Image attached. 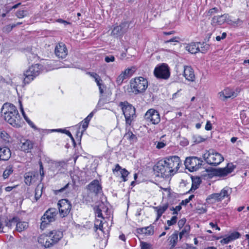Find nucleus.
I'll list each match as a JSON object with an SVG mask.
<instances>
[{"mask_svg": "<svg viewBox=\"0 0 249 249\" xmlns=\"http://www.w3.org/2000/svg\"><path fill=\"white\" fill-rule=\"evenodd\" d=\"M39 172H40V174L41 176V180H42L44 176V172L43 171V164H42V163L41 161H39Z\"/></svg>", "mask_w": 249, "mask_h": 249, "instance_id": "603ef678", "label": "nucleus"}, {"mask_svg": "<svg viewBox=\"0 0 249 249\" xmlns=\"http://www.w3.org/2000/svg\"><path fill=\"white\" fill-rule=\"evenodd\" d=\"M203 160L196 157H189L186 158L184 165L190 172H194L198 170L202 164Z\"/></svg>", "mask_w": 249, "mask_h": 249, "instance_id": "1a4fd4ad", "label": "nucleus"}, {"mask_svg": "<svg viewBox=\"0 0 249 249\" xmlns=\"http://www.w3.org/2000/svg\"><path fill=\"white\" fill-rule=\"evenodd\" d=\"M19 220V218L18 216H14L11 219H5V226L9 229H12L13 226L16 225L17 222Z\"/></svg>", "mask_w": 249, "mask_h": 249, "instance_id": "bb28decb", "label": "nucleus"}, {"mask_svg": "<svg viewBox=\"0 0 249 249\" xmlns=\"http://www.w3.org/2000/svg\"><path fill=\"white\" fill-rule=\"evenodd\" d=\"M95 213L96 216L104 219L102 213V210L98 207H97L96 209H95Z\"/></svg>", "mask_w": 249, "mask_h": 249, "instance_id": "3c124183", "label": "nucleus"}, {"mask_svg": "<svg viewBox=\"0 0 249 249\" xmlns=\"http://www.w3.org/2000/svg\"><path fill=\"white\" fill-rule=\"evenodd\" d=\"M239 92V90L238 89L234 90L232 89L227 87L218 93L217 98L221 101L225 102L228 99H232L236 97Z\"/></svg>", "mask_w": 249, "mask_h": 249, "instance_id": "f8f14e48", "label": "nucleus"}, {"mask_svg": "<svg viewBox=\"0 0 249 249\" xmlns=\"http://www.w3.org/2000/svg\"><path fill=\"white\" fill-rule=\"evenodd\" d=\"M41 68V65L39 64L33 65L31 67H29V69L24 73L25 78L23 83L25 84H29L34 80L36 76L39 75Z\"/></svg>", "mask_w": 249, "mask_h": 249, "instance_id": "6e6552de", "label": "nucleus"}, {"mask_svg": "<svg viewBox=\"0 0 249 249\" xmlns=\"http://www.w3.org/2000/svg\"><path fill=\"white\" fill-rule=\"evenodd\" d=\"M141 249H152V245L143 241L140 242Z\"/></svg>", "mask_w": 249, "mask_h": 249, "instance_id": "c03bdc74", "label": "nucleus"}, {"mask_svg": "<svg viewBox=\"0 0 249 249\" xmlns=\"http://www.w3.org/2000/svg\"><path fill=\"white\" fill-rule=\"evenodd\" d=\"M24 178L25 183L28 185H30L32 182V181L31 180V172L26 173L25 174Z\"/></svg>", "mask_w": 249, "mask_h": 249, "instance_id": "a18cd8bd", "label": "nucleus"}, {"mask_svg": "<svg viewBox=\"0 0 249 249\" xmlns=\"http://www.w3.org/2000/svg\"><path fill=\"white\" fill-rule=\"evenodd\" d=\"M178 217L177 216H173L172 217L171 220H167V223L169 226H172L176 223Z\"/></svg>", "mask_w": 249, "mask_h": 249, "instance_id": "de8ad7c7", "label": "nucleus"}, {"mask_svg": "<svg viewBox=\"0 0 249 249\" xmlns=\"http://www.w3.org/2000/svg\"><path fill=\"white\" fill-rule=\"evenodd\" d=\"M0 137L5 143H9L11 141V138L10 135L5 131H2L0 133Z\"/></svg>", "mask_w": 249, "mask_h": 249, "instance_id": "c9c22d12", "label": "nucleus"}, {"mask_svg": "<svg viewBox=\"0 0 249 249\" xmlns=\"http://www.w3.org/2000/svg\"><path fill=\"white\" fill-rule=\"evenodd\" d=\"M178 231H175L168 238V240L171 247L170 249H174L178 240Z\"/></svg>", "mask_w": 249, "mask_h": 249, "instance_id": "b1692460", "label": "nucleus"}, {"mask_svg": "<svg viewBox=\"0 0 249 249\" xmlns=\"http://www.w3.org/2000/svg\"><path fill=\"white\" fill-rule=\"evenodd\" d=\"M25 12L24 10H18L16 13V16L18 18H22L25 16Z\"/></svg>", "mask_w": 249, "mask_h": 249, "instance_id": "6e6d98bb", "label": "nucleus"}, {"mask_svg": "<svg viewBox=\"0 0 249 249\" xmlns=\"http://www.w3.org/2000/svg\"><path fill=\"white\" fill-rule=\"evenodd\" d=\"M145 235L147 236L152 235L154 233V226L153 225H150L149 226L145 227Z\"/></svg>", "mask_w": 249, "mask_h": 249, "instance_id": "58836bf2", "label": "nucleus"}, {"mask_svg": "<svg viewBox=\"0 0 249 249\" xmlns=\"http://www.w3.org/2000/svg\"><path fill=\"white\" fill-rule=\"evenodd\" d=\"M153 170L155 172L159 173V174L157 175L158 177L168 178L173 176L171 173L173 169H170L165 160L158 161L156 164L154 166Z\"/></svg>", "mask_w": 249, "mask_h": 249, "instance_id": "0eeeda50", "label": "nucleus"}, {"mask_svg": "<svg viewBox=\"0 0 249 249\" xmlns=\"http://www.w3.org/2000/svg\"><path fill=\"white\" fill-rule=\"evenodd\" d=\"M120 173L121 174V177L123 178V180L126 181L127 180L126 177L129 174V172L125 168H124L121 170Z\"/></svg>", "mask_w": 249, "mask_h": 249, "instance_id": "49530a36", "label": "nucleus"}, {"mask_svg": "<svg viewBox=\"0 0 249 249\" xmlns=\"http://www.w3.org/2000/svg\"><path fill=\"white\" fill-rule=\"evenodd\" d=\"M58 131L62 132L63 133L66 134L67 135L69 136V137L71 138V141L72 142L73 145L74 147H75V146H76L75 141L70 131H69V130H66V129H59Z\"/></svg>", "mask_w": 249, "mask_h": 249, "instance_id": "37998d69", "label": "nucleus"}, {"mask_svg": "<svg viewBox=\"0 0 249 249\" xmlns=\"http://www.w3.org/2000/svg\"><path fill=\"white\" fill-rule=\"evenodd\" d=\"M16 231L19 232H21L28 227V223L26 222H21L18 220L16 223Z\"/></svg>", "mask_w": 249, "mask_h": 249, "instance_id": "c85d7f7f", "label": "nucleus"}, {"mask_svg": "<svg viewBox=\"0 0 249 249\" xmlns=\"http://www.w3.org/2000/svg\"><path fill=\"white\" fill-rule=\"evenodd\" d=\"M11 156L10 149L7 146L0 147V161L8 160Z\"/></svg>", "mask_w": 249, "mask_h": 249, "instance_id": "aec40b11", "label": "nucleus"}, {"mask_svg": "<svg viewBox=\"0 0 249 249\" xmlns=\"http://www.w3.org/2000/svg\"><path fill=\"white\" fill-rule=\"evenodd\" d=\"M168 207L169 204L168 203H166L162 206L160 205L157 207H155L154 209L157 212H159L163 214L165 212V211L168 209Z\"/></svg>", "mask_w": 249, "mask_h": 249, "instance_id": "f704fd0d", "label": "nucleus"}, {"mask_svg": "<svg viewBox=\"0 0 249 249\" xmlns=\"http://www.w3.org/2000/svg\"><path fill=\"white\" fill-rule=\"evenodd\" d=\"M27 122V123L28 124L33 128L35 129H37V128L36 127V126L30 120H27L26 121Z\"/></svg>", "mask_w": 249, "mask_h": 249, "instance_id": "774afa93", "label": "nucleus"}, {"mask_svg": "<svg viewBox=\"0 0 249 249\" xmlns=\"http://www.w3.org/2000/svg\"><path fill=\"white\" fill-rule=\"evenodd\" d=\"M58 206L60 214L62 217L66 216L71 209V202L67 199H62L58 202Z\"/></svg>", "mask_w": 249, "mask_h": 249, "instance_id": "4468645a", "label": "nucleus"}, {"mask_svg": "<svg viewBox=\"0 0 249 249\" xmlns=\"http://www.w3.org/2000/svg\"><path fill=\"white\" fill-rule=\"evenodd\" d=\"M183 75L189 81L193 82L195 80L194 71L191 66H185L184 67Z\"/></svg>", "mask_w": 249, "mask_h": 249, "instance_id": "6ab92c4d", "label": "nucleus"}, {"mask_svg": "<svg viewBox=\"0 0 249 249\" xmlns=\"http://www.w3.org/2000/svg\"><path fill=\"white\" fill-rule=\"evenodd\" d=\"M165 160L170 169H173L171 173L174 175L178 170L181 164L180 158L177 156H171L165 158Z\"/></svg>", "mask_w": 249, "mask_h": 249, "instance_id": "ddd939ff", "label": "nucleus"}, {"mask_svg": "<svg viewBox=\"0 0 249 249\" xmlns=\"http://www.w3.org/2000/svg\"><path fill=\"white\" fill-rule=\"evenodd\" d=\"M127 78L125 75V74L123 72L117 77L116 82L118 85H121L123 81Z\"/></svg>", "mask_w": 249, "mask_h": 249, "instance_id": "ea45409f", "label": "nucleus"}, {"mask_svg": "<svg viewBox=\"0 0 249 249\" xmlns=\"http://www.w3.org/2000/svg\"><path fill=\"white\" fill-rule=\"evenodd\" d=\"M229 238L231 241H234L241 236V234L238 231H234L228 235Z\"/></svg>", "mask_w": 249, "mask_h": 249, "instance_id": "79ce46f5", "label": "nucleus"}, {"mask_svg": "<svg viewBox=\"0 0 249 249\" xmlns=\"http://www.w3.org/2000/svg\"><path fill=\"white\" fill-rule=\"evenodd\" d=\"M186 49L191 53H196L198 52L199 44L198 42H192L188 44Z\"/></svg>", "mask_w": 249, "mask_h": 249, "instance_id": "a878e982", "label": "nucleus"}, {"mask_svg": "<svg viewBox=\"0 0 249 249\" xmlns=\"http://www.w3.org/2000/svg\"><path fill=\"white\" fill-rule=\"evenodd\" d=\"M48 234L52 239V243L57 244L63 237V233L61 231L53 230L50 231Z\"/></svg>", "mask_w": 249, "mask_h": 249, "instance_id": "412c9836", "label": "nucleus"}, {"mask_svg": "<svg viewBox=\"0 0 249 249\" xmlns=\"http://www.w3.org/2000/svg\"><path fill=\"white\" fill-rule=\"evenodd\" d=\"M123 72L125 74V75L127 77H128L132 75L133 71L132 69L128 68L126 69L124 71H123Z\"/></svg>", "mask_w": 249, "mask_h": 249, "instance_id": "5fc2aeb1", "label": "nucleus"}, {"mask_svg": "<svg viewBox=\"0 0 249 249\" xmlns=\"http://www.w3.org/2000/svg\"><path fill=\"white\" fill-rule=\"evenodd\" d=\"M94 228L96 231L98 229H99L101 231H103V225L102 220L96 219L94 223Z\"/></svg>", "mask_w": 249, "mask_h": 249, "instance_id": "a19ab883", "label": "nucleus"}, {"mask_svg": "<svg viewBox=\"0 0 249 249\" xmlns=\"http://www.w3.org/2000/svg\"><path fill=\"white\" fill-rule=\"evenodd\" d=\"M58 214V211L56 209L51 208L48 209L41 217V221L40 228L44 230L52 222L55 221Z\"/></svg>", "mask_w": 249, "mask_h": 249, "instance_id": "20e7f679", "label": "nucleus"}, {"mask_svg": "<svg viewBox=\"0 0 249 249\" xmlns=\"http://www.w3.org/2000/svg\"><path fill=\"white\" fill-rule=\"evenodd\" d=\"M124 137L128 140L131 143L135 142L138 140L137 136L131 131H128L127 132H126L125 134Z\"/></svg>", "mask_w": 249, "mask_h": 249, "instance_id": "c756f323", "label": "nucleus"}, {"mask_svg": "<svg viewBox=\"0 0 249 249\" xmlns=\"http://www.w3.org/2000/svg\"><path fill=\"white\" fill-rule=\"evenodd\" d=\"M186 219L185 218H182L180 219L178 221V226L180 229L183 228L184 226L185 223H186Z\"/></svg>", "mask_w": 249, "mask_h": 249, "instance_id": "13d9d810", "label": "nucleus"}, {"mask_svg": "<svg viewBox=\"0 0 249 249\" xmlns=\"http://www.w3.org/2000/svg\"><path fill=\"white\" fill-rule=\"evenodd\" d=\"M119 106L121 108L124 116L126 125H131L137 117L135 107L127 101L120 102Z\"/></svg>", "mask_w": 249, "mask_h": 249, "instance_id": "f03ea898", "label": "nucleus"}, {"mask_svg": "<svg viewBox=\"0 0 249 249\" xmlns=\"http://www.w3.org/2000/svg\"><path fill=\"white\" fill-rule=\"evenodd\" d=\"M205 128L206 130H211L212 129V125L210 121L207 122Z\"/></svg>", "mask_w": 249, "mask_h": 249, "instance_id": "338daca9", "label": "nucleus"}, {"mask_svg": "<svg viewBox=\"0 0 249 249\" xmlns=\"http://www.w3.org/2000/svg\"><path fill=\"white\" fill-rule=\"evenodd\" d=\"M191 178L192 181V186L188 193L192 192L193 190L197 189L201 182V180L199 177L192 176Z\"/></svg>", "mask_w": 249, "mask_h": 249, "instance_id": "5701e85b", "label": "nucleus"}, {"mask_svg": "<svg viewBox=\"0 0 249 249\" xmlns=\"http://www.w3.org/2000/svg\"><path fill=\"white\" fill-rule=\"evenodd\" d=\"M33 146L34 143L30 140H27L22 143L21 148V150L25 152L28 153L30 152L32 149H33Z\"/></svg>", "mask_w": 249, "mask_h": 249, "instance_id": "4be33fe9", "label": "nucleus"}, {"mask_svg": "<svg viewBox=\"0 0 249 249\" xmlns=\"http://www.w3.org/2000/svg\"><path fill=\"white\" fill-rule=\"evenodd\" d=\"M199 44L198 52L205 53L209 50L210 45L206 42H198Z\"/></svg>", "mask_w": 249, "mask_h": 249, "instance_id": "7c9ffc66", "label": "nucleus"}, {"mask_svg": "<svg viewBox=\"0 0 249 249\" xmlns=\"http://www.w3.org/2000/svg\"><path fill=\"white\" fill-rule=\"evenodd\" d=\"M81 124H82V128H83V131H84L86 130V129L88 127L89 123L85 121V119H84L82 122H81Z\"/></svg>", "mask_w": 249, "mask_h": 249, "instance_id": "69168bd1", "label": "nucleus"}, {"mask_svg": "<svg viewBox=\"0 0 249 249\" xmlns=\"http://www.w3.org/2000/svg\"><path fill=\"white\" fill-rule=\"evenodd\" d=\"M53 240L47 234L46 235H41L38 238V243L42 246L45 248H50L55 244V243H52Z\"/></svg>", "mask_w": 249, "mask_h": 249, "instance_id": "a211bd4d", "label": "nucleus"}, {"mask_svg": "<svg viewBox=\"0 0 249 249\" xmlns=\"http://www.w3.org/2000/svg\"><path fill=\"white\" fill-rule=\"evenodd\" d=\"M154 74L158 79H167L170 75L169 68L165 63L157 66L154 69Z\"/></svg>", "mask_w": 249, "mask_h": 249, "instance_id": "9b49d317", "label": "nucleus"}, {"mask_svg": "<svg viewBox=\"0 0 249 249\" xmlns=\"http://www.w3.org/2000/svg\"><path fill=\"white\" fill-rule=\"evenodd\" d=\"M203 158L208 164L213 166L219 165L224 160V158L220 153L213 152L210 153V151L203 155Z\"/></svg>", "mask_w": 249, "mask_h": 249, "instance_id": "9d476101", "label": "nucleus"}, {"mask_svg": "<svg viewBox=\"0 0 249 249\" xmlns=\"http://www.w3.org/2000/svg\"><path fill=\"white\" fill-rule=\"evenodd\" d=\"M190 230V227L189 225H186L184 227L183 229L179 233L180 240L183 238V236L187 235L189 233Z\"/></svg>", "mask_w": 249, "mask_h": 249, "instance_id": "72a5a7b5", "label": "nucleus"}, {"mask_svg": "<svg viewBox=\"0 0 249 249\" xmlns=\"http://www.w3.org/2000/svg\"><path fill=\"white\" fill-rule=\"evenodd\" d=\"M13 167L11 166H8L4 171L3 173V177L4 179L7 178L9 176L13 173Z\"/></svg>", "mask_w": 249, "mask_h": 249, "instance_id": "e433bc0d", "label": "nucleus"}, {"mask_svg": "<svg viewBox=\"0 0 249 249\" xmlns=\"http://www.w3.org/2000/svg\"><path fill=\"white\" fill-rule=\"evenodd\" d=\"M131 23V21H122L119 25L121 28V30L123 32L124 34L128 31Z\"/></svg>", "mask_w": 249, "mask_h": 249, "instance_id": "2f4dec72", "label": "nucleus"}, {"mask_svg": "<svg viewBox=\"0 0 249 249\" xmlns=\"http://www.w3.org/2000/svg\"><path fill=\"white\" fill-rule=\"evenodd\" d=\"M96 112V110L94 109L91 112H90L89 115L85 118V121H87V122L89 123L93 117L94 114Z\"/></svg>", "mask_w": 249, "mask_h": 249, "instance_id": "864d4df0", "label": "nucleus"}, {"mask_svg": "<svg viewBox=\"0 0 249 249\" xmlns=\"http://www.w3.org/2000/svg\"><path fill=\"white\" fill-rule=\"evenodd\" d=\"M55 54L60 58H64L68 54V50L66 45L62 43H58L55 48Z\"/></svg>", "mask_w": 249, "mask_h": 249, "instance_id": "dca6fc26", "label": "nucleus"}, {"mask_svg": "<svg viewBox=\"0 0 249 249\" xmlns=\"http://www.w3.org/2000/svg\"><path fill=\"white\" fill-rule=\"evenodd\" d=\"M10 9H8L7 7L0 9V16L2 18L5 17L6 15V14L8 13Z\"/></svg>", "mask_w": 249, "mask_h": 249, "instance_id": "8fccbe9b", "label": "nucleus"}, {"mask_svg": "<svg viewBox=\"0 0 249 249\" xmlns=\"http://www.w3.org/2000/svg\"><path fill=\"white\" fill-rule=\"evenodd\" d=\"M1 113L4 114L5 120L13 127L19 128L22 126L23 122L16 107L13 104H4L1 108Z\"/></svg>", "mask_w": 249, "mask_h": 249, "instance_id": "f257e3e1", "label": "nucleus"}, {"mask_svg": "<svg viewBox=\"0 0 249 249\" xmlns=\"http://www.w3.org/2000/svg\"><path fill=\"white\" fill-rule=\"evenodd\" d=\"M165 145L166 144L163 142H159L156 144V148L160 149L163 148Z\"/></svg>", "mask_w": 249, "mask_h": 249, "instance_id": "e2e57ef3", "label": "nucleus"}, {"mask_svg": "<svg viewBox=\"0 0 249 249\" xmlns=\"http://www.w3.org/2000/svg\"><path fill=\"white\" fill-rule=\"evenodd\" d=\"M236 166L232 163H228L224 168H213L209 167L206 169L207 172L213 176L225 177L231 173L235 168Z\"/></svg>", "mask_w": 249, "mask_h": 249, "instance_id": "39448f33", "label": "nucleus"}, {"mask_svg": "<svg viewBox=\"0 0 249 249\" xmlns=\"http://www.w3.org/2000/svg\"><path fill=\"white\" fill-rule=\"evenodd\" d=\"M98 87H99L100 94V95H102L104 92V89H106V86L104 84L102 83V84H101V85L98 86Z\"/></svg>", "mask_w": 249, "mask_h": 249, "instance_id": "bf43d9fd", "label": "nucleus"}, {"mask_svg": "<svg viewBox=\"0 0 249 249\" xmlns=\"http://www.w3.org/2000/svg\"><path fill=\"white\" fill-rule=\"evenodd\" d=\"M124 33L121 30V28L120 26H116L113 28L112 29L111 35L114 36L118 37V36H122L124 35Z\"/></svg>", "mask_w": 249, "mask_h": 249, "instance_id": "473e14b6", "label": "nucleus"}, {"mask_svg": "<svg viewBox=\"0 0 249 249\" xmlns=\"http://www.w3.org/2000/svg\"><path fill=\"white\" fill-rule=\"evenodd\" d=\"M42 189L43 187L40 188L39 185H38L37 187L36 188L35 194V199L36 201H37L41 197L42 194Z\"/></svg>", "mask_w": 249, "mask_h": 249, "instance_id": "4c0bfd02", "label": "nucleus"}, {"mask_svg": "<svg viewBox=\"0 0 249 249\" xmlns=\"http://www.w3.org/2000/svg\"><path fill=\"white\" fill-rule=\"evenodd\" d=\"M72 186L73 185L72 184L68 183L63 187L61 188V189H60L59 190H55V194L58 195L60 193L64 192L65 194L67 195L72 190Z\"/></svg>", "mask_w": 249, "mask_h": 249, "instance_id": "393cba45", "label": "nucleus"}, {"mask_svg": "<svg viewBox=\"0 0 249 249\" xmlns=\"http://www.w3.org/2000/svg\"><path fill=\"white\" fill-rule=\"evenodd\" d=\"M227 18V15L226 14H224L221 16H215L213 18V21L219 25H221L226 21Z\"/></svg>", "mask_w": 249, "mask_h": 249, "instance_id": "cd10ccee", "label": "nucleus"}, {"mask_svg": "<svg viewBox=\"0 0 249 249\" xmlns=\"http://www.w3.org/2000/svg\"><path fill=\"white\" fill-rule=\"evenodd\" d=\"M136 233L138 234H145V227L137 228L136 230Z\"/></svg>", "mask_w": 249, "mask_h": 249, "instance_id": "052dcab7", "label": "nucleus"}, {"mask_svg": "<svg viewBox=\"0 0 249 249\" xmlns=\"http://www.w3.org/2000/svg\"><path fill=\"white\" fill-rule=\"evenodd\" d=\"M105 60L107 63L113 62L115 60V57L113 55L106 56L105 57Z\"/></svg>", "mask_w": 249, "mask_h": 249, "instance_id": "4d7b16f0", "label": "nucleus"}, {"mask_svg": "<svg viewBox=\"0 0 249 249\" xmlns=\"http://www.w3.org/2000/svg\"><path fill=\"white\" fill-rule=\"evenodd\" d=\"M87 189L91 192L98 194L102 191V187L98 179H94L88 186Z\"/></svg>", "mask_w": 249, "mask_h": 249, "instance_id": "f3484780", "label": "nucleus"}, {"mask_svg": "<svg viewBox=\"0 0 249 249\" xmlns=\"http://www.w3.org/2000/svg\"><path fill=\"white\" fill-rule=\"evenodd\" d=\"M144 118L146 120L154 124H159L160 121L159 112L153 108L149 109L147 111L145 114Z\"/></svg>", "mask_w": 249, "mask_h": 249, "instance_id": "2eb2a0df", "label": "nucleus"}, {"mask_svg": "<svg viewBox=\"0 0 249 249\" xmlns=\"http://www.w3.org/2000/svg\"><path fill=\"white\" fill-rule=\"evenodd\" d=\"M217 10V8L215 7L210 9L208 12L207 16H212V14L216 13Z\"/></svg>", "mask_w": 249, "mask_h": 249, "instance_id": "680f3d73", "label": "nucleus"}, {"mask_svg": "<svg viewBox=\"0 0 249 249\" xmlns=\"http://www.w3.org/2000/svg\"><path fill=\"white\" fill-rule=\"evenodd\" d=\"M220 242L222 245H225L231 242V241L229 238L228 235H226Z\"/></svg>", "mask_w": 249, "mask_h": 249, "instance_id": "09e8293b", "label": "nucleus"}, {"mask_svg": "<svg viewBox=\"0 0 249 249\" xmlns=\"http://www.w3.org/2000/svg\"><path fill=\"white\" fill-rule=\"evenodd\" d=\"M231 193V189L225 187L222 189L220 193H213L208 196L206 201L208 203L213 204L216 202L221 201L224 198L230 196Z\"/></svg>", "mask_w": 249, "mask_h": 249, "instance_id": "423d86ee", "label": "nucleus"}, {"mask_svg": "<svg viewBox=\"0 0 249 249\" xmlns=\"http://www.w3.org/2000/svg\"><path fill=\"white\" fill-rule=\"evenodd\" d=\"M148 87V81L142 77H136L130 81V87L135 94L143 93Z\"/></svg>", "mask_w": 249, "mask_h": 249, "instance_id": "7ed1b4c3", "label": "nucleus"}, {"mask_svg": "<svg viewBox=\"0 0 249 249\" xmlns=\"http://www.w3.org/2000/svg\"><path fill=\"white\" fill-rule=\"evenodd\" d=\"M20 103H21L20 102ZM20 111L21 112V113L24 118V119L26 120V121H27V120H29V118L27 116V115H26L24 111V109H23V107L21 105V104H20Z\"/></svg>", "mask_w": 249, "mask_h": 249, "instance_id": "0e129e2a", "label": "nucleus"}]
</instances>
